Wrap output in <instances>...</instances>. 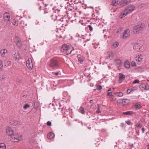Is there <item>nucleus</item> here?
<instances>
[{
    "instance_id": "ea45409f",
    "label": "nucleus",
    "mask_w": 149,
    "mask_h": 149,
    "mask_svg": "<svg viewBox=\"0 0 149 149\" xmlns=\"http://www.w3.org/2000/svg\"><path fill=\"white\" fill-rule=\"evenodd\" d=\"M29 107L30 106L28 104H26L24 106L23 108L24 109H27V108H29Z\"/></svg>"
},
{
    "instance_id": "4d7b16f0",
    "label": "nucleus",
    "mask_w": 149,
    "mask_h": 149,
    "mask_svg": "<svg viewBox=\"0 0 149 149\" xmlns=\"http://www.w3.org/2000/svg\"><path fill=\"white\" fill-rule=\"evenodd\" d=\"M145 130V128L144 127H143L142 128L141 130H142V132L143 133H144Z\"/></svg>"
},
{
    "instance_id": "0e129e2a",
    "label": "nucleus",
    "mask_w": 149,
    "mask_h": 149,
    "mask_svg": "<svg viewBox=\"0 0 149 149\" xmlns=\"http://www.w3.org/2000/svg\"><path fill=\"white\" fill-rule=\"evenodd\" d=\"M88 41V40H86V41H85V42H86V41Z\"/></svg>"
},
{
    "instance_id": "412c9836",
    "label": "nucleus",
    "mask_w": 149,
    "mask_h": 149,
    "mask_svg": "<svg viewBox=\"0 0 149 149\" xmlns=\"http://www.w3.org/2000/svg\"><path fill=\"white\" fill-rule=\"evenodd\" d=\"M78 111L83 114H84L85 113L84 109L82 107H80Z\"/></svg>"
},
{
    "instance_id": "dca6fc26",
    "label": "nucleus",
    "mask_w": 149,
    "mask_h": 149,
    "mask_svg": "<svg viewBox=\"0 0 149 149\" xmlns=\"http://www.w3.org/2000/svg\"><path fill=\"white\" fill-rule=\"evenodd\" d=\"M19 53L17 52H15L13 56V57L15 60L19 59Z\"/></svg>"
},
{
    "instance_id": "f704fd0d",
    "label": "nucleus",
    "mask_w": 149,
    "mask_h": 149,
    "mask_svg": "<svg viewBox=\"0 0 149 149\" xmlns=\"http://www.w3.org/2000/svg\"><path fill=\"white\" fill-rule=\"evenodd\" d=\"M111 88H110L107 91V95L109 96H112V95L111 94Z\"/></svg>"
},
{
    "instance_id": "338daca9",
    "label": "nucleus",
    "mask_w": 149,
    "mask_h": 149,
    "mask_svg": "<svg viewBox=\"0 0 149 149\" xmlns=\"http://www.w3.org/2000/svg\"><path fill=\"white\" fill-rule=\"evenodd\" d=\"M61 33H62L63 34V33L62 32H61Z\"/></svg>"
},
{
    "instance_id": "864d4df0",
    "label": "nucleus",
    "mask_w": 149,
    "mask_h": 149,
    "mask_svg": "<svg viewBox=\"0 0 149 149\" xmlns=\"http://www.w3.org/2000/svg\"><path fill=\"white\" fill-rule=\"evenodd\" d=\"M132 66H136V63L134 62H133V61L132 62Z\"/></svg>"
},
{
    "instance_id": "052dcab7",
    "label": "nucleus",
    "mask_w": 149,
    "mask_h": 149,
    "mask_svg": "<svg viewBox=\"0 0 149 149\" xmlns=\"http://www.w3.org/2000/svg\"><path fill=\"white\" fill-rule=\"evenodd\" d=\"M41 6H40L39 8V9L40 10H41Z\"/></svg>"
},
{
    "instance_id": "72a5a7b5",
    "label": "nucleus",
    "mask_w": 149,
    "mask_h": 149,
    "mask_svg": "<svg viewBox=\"0 0 149 149\" xmlns=\"http://www.w3.org/2000/svg\"><path fill=\"white\" fill-rule=\"evenodd\" d=\"M15 42L17 46H18L20 47L21 45V44L20 43L21 41L19 40H18V39H17V40H16Z\"/></svg>"
},
{
    "instance_id": "f03ea898",
    "label": "nucleus",
    "mask_w": 149,
    "mask_h": 149,
    "mask_svg": "<svg viewBox=\"0 0 149 149\" xmlns=\"http://www.w3.org/2000/svg\"><path fill=\"white\" fill-rule=\"evenodd\" d=\"M145 25L144 24L137 25L134 27L133 29V32L135 34H139L142 32L145 28Z\"/></svg>"
},
{
    "instance_id": "bb28decb",
    "label": "nucleus",
    "mask_w": 149,
    "mask_h": 149,
    "mask_svg": "<svg viewBox=\"0 0 149 149\" xmlns=\"http://www.w3.org/2000/svg\"><path fill=\"white\" fill-rule=\"evenodd\" d=\"M124 65L125 67L127 68H129L130 67V64L129 62L127 61L124 63Z\"/></svg>"
},
{
    "instance_id": "c9c22d12",
    "label": "nucleus",
    "mask_w": 149,
    "mask_h": 149,
    "mask_svg": "<svg viewBox=\"0 0 149 149\" xmlns=\"http://www.w3.org/2000/svg\"><path fill=\"white\" fill-rule=\"evenodd\" d=\"M141 106L140 105L138 104H136L135 105V108L136 109H140Z\"/></svg>"
},
{
    "instance_id": "c03bdc74",
    "label": "nucleus",
    "mask_w": 149,
    "mask_h": 149,
    "mask_svg": "<svg viewBox=\"0 0 149 149\" xmlns=\"http://www.w3.org/2000/svg\"><path fill=\"white\" fill-rule=\"evenodd\" d=\"M59 74L58 72H52V74L54 75H55L56 76L58 75Z\"/></svg>"
},
{
    "instance_id": "69168bd1",
    "label": "nucleus",
    "mask_w": 149,
    "mask_h": 149,
    "mask_svg": "<svg viewBox=\"0 0 149 149\" xmlns=\"http://www.w3.org/2000/svg\"><path fill=\"white\" fill-rule=\"evenodd\" d=\"M148 81H149V79H148Z\"/></svg>"
},
{
    "instance_id": "13d9d810",
    "label": "nucleus",
    "mask_w": 149,
    "mask_h": 149,
    "mask_svg": "<svg viewBox=\"0 0 149 149\" xmlns=\"http://www.w3.org/2000/svg\"><path fill=\"white\" fill-rule=\"evenodd\" d=\"M2 17V14L1 13H0V18Z\"/></svg>"
},
{
    "instance_id": "8fccbe9b",
    "label": "nucleus",
    "mask_w": 149,
    "mask_h": 149,
    "mask_svg": "<svg viewBox=\"0 0 149 149\" xmlns=\"http://www.w3.org/2000/svg\"><path fill=\"white\" fill-rule=\"evenodd\" d=\"M126 123L128 125H130L131 124V122L129 120H127L126 121Z\"/></svg>"
},
{
    "instance_id": "473e14b6",
    "label": "nucleus",
    "mask_w": 149,
    "mask_h": 149,
    "mask_svg": "<svg viewBox=\"0 0 149 149\" xmlns=\"http://www.w3.org/2000/svg\"><path fill=\"white\" fill-rule=\"evenodd\" d=\"M135 126L137 128H140L142 126V125L140 123H138L135 125Z\"/></svg>"
},
{
    "instance_id": "a878e982",
    "label": "nucleus",
    "mask_w": 149,
    "mask_h": 149,
    "mask_svg": "<svg viewBox=\"0 0 149 149\" xmlns=\"http://www.w3.org/2000/svg\"><path fill=\"white\" fill-rule=\"evenodd\" d=\"M119 43L117 42H115L112 44V46L113 48H116L119 45Z\"/></svg>"
},
{
    "instance_id": "7ed1b4c3",
    "label": "nucleus",
    "mask_w": 149,
    "mask_h": 149,
    "mask_svg": "<svg viewBox=\"0 0 149 149\" xmlns=\"http://www.w3.org/2000/svg\"><path fill=\"white\" fill-rule=\"evenodd\" d=\"M61 50L68 55L71 53L72 49L69 45L65 44L62 45Z\"/></svg>"
},
{
    "instance_id": "5701e85b",
    "label": "nucleus",
    "mask_w": 149,
    "mask_h": 149,
    "mask_svg": "<svg viewBox=\"0 0 149 149\" xmlns=\"http://www.w3.org/2000/svg\"><path fill=\"white\" fill-rule=\"evenodd\" d=\"M7 52V50L6 49H2L1 50L0 53L1 55L2 56H4L5 53Z\"/></svg>"
},
{
    "instance_id": "9d476101",
    "label": "nucleus",
    "mask_w": 149,
    "mask_h": 149,
    "mask_svg": "<svg viewBox=\"0 0 149 149\" xmlns=\"http://www.w3.org/2000/svg\"><path fill=\"white\" fill-rule=\"evenodd\" d=\"M119 79L118 80V83L121 84L122 82L125 80V76L122 73H120L119 74Z\"/></svg>"
},
{
    "instance_id": "49530a36",
    "label": "nucleus",
    "mask_w": 149,
    "mask_h": 149,
    "mask_svg": "<svg viewBox=\"0 0 149 149\" xmlns=\"http://www.w3.org/2000/svg\"><path fill=\"white\" fill-rule=\"evenodd\" d=\"M89 28V29L90 31H92L93 30V28L91 25H89L88 26Z\"/></svg>"
},
{
    "instance_id": "6e6d98bb",
    "label": "nucleus",
    "mask_w": 149,
    "mask_h": 149,
    "mask_svg": "<svg viewBox=\"0 0 149 149\" xmlns=\"http://www.w3.org/2000/svg\"><path fill=\"white\" fill-rule=\"evenodd\" d=\"M60 11V10L58 9H56L55 10V13H59V12Z\"/></svg>"
},
{
    "instance_id": "e433bc0d",
    "label": "nucleus",
    "mask_w": 149,
    "mask_h": 149,
    "mask_svg": "<svg viewBox=\"0 0 149 149\" xmlns=\"http://www.w3.org/2000/svg\"><path fill=\"white\" fill-rule=\"evenodd\" d=\"M3 67V65L2 62L0 60V70H2V68Z\"/></svg>"
},
{
    "instance_id": "603ef678",
    "label": "nucleus",
    "mask_w": 149,
    "mask_h": 149,
    "mask_svg": "<svg viewBox=\"0 0 149 149\" xmlns=\"http://www.w3.org/2000/svg\"><path fill=\"white\" fill-rule=\"evenodd\" d=\"M122 30V28H121V27L120 28L118 29V30L117 31V33H118L120 32Z\"/></svg>"
},
{
    "instance_id": "aec40b11",
    "label": "nucleus",
    "mask_w": 149,
    "mask_h": 149,
    "mask_svg": "<svg viewBox=\"0 0 149 149\" xmlns=\"http://www.w3.org/2000/svg\"><path fill=\"white\" fill-rule=\"evenodd\" d=\"M114 63L116 65H120L122 64V62L120 59H117L115 60Z\"/></svg>"
},
{
    "instance_id": "bf43d9fd",
    "label": "nucleus",
    "mask_w": 149,
    "mask_h": 149,
    "mask_svg": "<svg viewBox=\"0 0 149 149\" xmlns=\"http://www.w3.org/2000/svg\"><path fill=\"white\" fill-rule=\"evenodd\" d=\"M16 123H16V124H17H17H18V125H19V124H20V123H19H19H18V122H17V121H16Z\"/></svg>"
},
{
    "instance_id": "1a4fd4ad",
    "label": "nucleus",
    "mask_w": 149,
    "mask_h": 149,
    "mask_svg": "<svg viewBox=\"0 0 149 149\" xmlns=\"http://www.w3.org/2000/svg\"><path fill=\"white\" fill-rule=\"evenodd\" d=\"M58 21L60 22V24L62 25V27L66 26L68 25V22L67 20L61 18L59 19Z\"/></svg>"
},
{
    "instance_id": "393cba45",
    "label": "nucleus",
    "mask_w": 149,
    "mask_h": 149,
    "mask_svg": "<svg viewBox=\"0 0 149 149\" xmlns=\"http://www.w3.org/2000/svg\"><path fill=\"white\" fill-rule=\"evenodd\" d=\"M78 61L81 63H82V62L84 61V58L83 57H78Z\"/></svg>"
},
{
    "instance_id": "2f4dec72",
    "label": "nucleus",
    "mask_w": 149,
    "mask_h": 149,
    "mask_svg": "<svg viewBox=\"0 0 149 149\" xmlns=\"http://www.w3.org/2000/svg\"><path fill=\"white\" fill-rule=\"evenodd\" d=\"M51 17L52 18V20L55 21L56 20H57V17L56 16V15H51Z\"/></svg>"
},
{
    "instance_id": "39448f33",
    "label": "nucleus",
    "mask_w": 149,
    "mask_h": 149,
    "mask_svg": "<svg viewBox=\"0 0 149 149\" xmlns=\"http://www.w3.org/2000/svg\"><path fill=\"white\" fill-rule=\"evenodd\" d=\"M10 139L11 141L13 142H17L20 141L22 139L21 135L17 134V135H13Z\"/></svg>"
},
{
    "instance_id": "e2e57ef3",
    "label": "nucleus",
    "mask_w": 149,
    "mask_h": 149,
    "mask_svg": "<svg viewBox=\"0 0 149 149\" xmlns=\"http://www.w3.org/2000/svg\"><path fill=\"white\" fill-rule=\"evenodd\" d=\"M18 81L19 82H21V80H20L19 81Z\"/></svg>"
},
{
    "instance_id": "b1692460",
    "label": "nucleus",
    "mask_w": 149,
    "mask_h": 149,
    "mask_svg": "<svg viewBox=\"0 0 149 149\" xmlns=\"http://www.w3.org/2000/svg\"><path fill=\"white\" fill-rule=\"evenodd\" d=\"M84 66L85 67V70H89L91 68L90 65L87 63L85 64Z\"/></svg>"
},
{
    "instance_id": "20e7f679",
    "label": "nucleus",
    "mask_w": 149,
    "mask_h": 149,
    "mask_svg": "<svg viewBox=\"0 0 149 149\" xmlns=\"http://www.w3.org/2000/svg\"><path fill=\"white\" fill-rule=\"evenodd\" d=\"M49 66L54 68H58L59 67V65L58 63V61L54 59H52L51 60Z\"/></svg>"
},
{
    "instance_id": "a18cd8bd",
    "label": "nucleus",
    "mask_w": 149,
    "mask_h": 149,
    "mask_svg": "<svg viewBox=\"0 0 149 149\" xmlns=\"http://www.w3.org/2000/svg\"><path fill=\"white\" fill-rule=\"evenodd\" d=\"M139 82V80L138 79H136L133 81V83L134 84H135L136 83H138Z\"/></svg>"
},
{
    "instance_id": "774afa93",
    "label": "nucleus",
    "mask_w": 149,
    "mask_h": 149,
    "mask_svg": "<svg viewBox=\"0 0 149 149\" xmlns=\"http://www.w3.org/2000/svg\"><path fill=\"white\" fill-rule=\"evenodd\" d=\"M16 124H14V125H15Z\"/></svg>"
},
{
    "instance_id": "cd10ccee",
    "label": "nucleus",
    "mask_w": 149,
    "mask_h": 149,
    "mask_svg": "<svg viewBox=\"0 0 149 149\" xmlns=\"http://www.w3.org/2000/svg\"><path fill=\"white\" fill-rule=\"evenodd\" d=\"M115 95L121 97L123 95V93L122 92H117L115 93Z\"/></svg>"
},
{
    "instance_id": "4468645a",
    "label": "nucleus",
    "mask_w": 149,
    "mask_h": 149,
    "mask_svg": "<svg viewBox=\"0 0 149 149\" xmlns=\"http://www.w3.org/2000/svg\"><path fill=\"white\" fill-rule=\"evenodd\" d=\"M133 49L136 52H139L140 50V46L139 44L135 43L133 46Z\"/></svg>"
},
{
    "instance_id": "f8f14e48",
    "label": "nucleus",
    "mask_w": 149,
    "mask_h": 149,
    "mask_svg": "<svg viewBox=\"0 0 149 149\" xmlns=\"http://www.w3.org/2000/svg\"><path fill=\"white\" fill-rule=\"evenodd\" d=\"M130 35V31L129 29H127L123 32V37L124 38H125L127 37Z\"/></svg>"
},
{
    "instance_id": "9b49d317",
    "label": "nucleus",
    "mask_w": 149,
    "mask_h": 149,
    "mask_svg": "<svg viewBox=\"0 0 149 149\" xmlns=\"http://www.w3.org/2000/svg\"><path fill=\"white\" fill-rule=\"evenodd\" d=\"M131 0H122L120 2V4L122 6H124L131 2Z\"/></svg>"
},
{
    "instance_id": "4be33fe9",
    "label": "nucleus",
    "mask_w": 149,
    "mask_h": 149,
    "mask_svg": "<svg viewBox=\"0 0 149 149\" xmlns=\"http://www.w3.org/2000/svg\"><path fill=\"white\" fill-rule=\"evenodd\" d=\"M54 134L52 133H49L47 135V138L49 139H51L54 137Z\"/></svg>"
},
{
    "instance_id": "2eb2a0df",
    "label": "nucleus",
    "mask_w": 149,
    "mask_h": 149,
    "mask_svg": "<svg viewBox=\"0 0 149 149\" xmlns=\"http://www.w3.org/2000/svg\"><path fill=\"white\" fill-rule=\"evenodd\" d=\"M3 17L5 21H9L10 18V16L8 13H5L3 15Z\"/></svg>"
},
{
    "instance_id": "37998d69",
    "label": "nucleus",
    "mask_w": 149,
    "mask_h": 149,
    "mask_svg": "<svg viewBox=\"0 0 149 149\" xmlns=\"http://www.w3.org/2000/svg\"><path fill=\"white\" fill-rule=\"evenodd\" d=\"M97 112V113H101V111L100 110V107L99 106V105H98L97 107V109L96 111Z\"/></svg>"
},
{
    "instance_id": "7c9ffc66",
    "label": "nucleus",
    "mask_w": 149,
    "mask_h": 149,
    "mask_svg": "<svg viewBox=\"0 0 149 149\" xmlns=\"http://www.w3.org/2000/svg\"><path fill=\"white\" fill-rule=\"evenodd\" d=\"M0 149H6V146L4 143H0Z\"/></svg>"
},
{
    "instance_id": "c756f323",
    "label": "nucleus",
    "mask_w": 149,
    "mask_h": 149,
    "mask_svg": "<svg viewBox=\"0 0 149 149\" xmlns=\"http://www.w3.org/2000/svg\"><path fill=\"white\" fill-rule=\"evenodd\" d=\"M118 3V1L117 0H113L112 2V4L113 6H116Z\"/></svg>"
},
{
    "instance_id": "423d86ee",
    "label": "nucleus",
    "mask_w": 149,
    "mask_h": 149,
    "mask_svg": "<svg viewBox=\"0 0 149 149\" xmlns=\"http://www.w3.org/2000/svg\"><path fill=\"white\" fill-rule=\"evenodd\" d=\"M68 3L67 7L69 10L74 11L77 9V7L75 4L73 3H70L69 2H68Z\"/></svg>"
},
{
    "instance_id": "6e6552de",
    "label": "nucleus",
    "mask_w": 149,
    "mask_h": 149,
    "mask_svg": "<svg viewBox=\"0 0 149 149\" xmlns=\"http://www.w3.org/2000/svg\"><path fill=\"white\" fill-rule=\"evenodd\" d=\"M26 65L28 68L30 70H31L33 67V64L32 63V59L30 58H29L26 61Z\"/></svg>"
},
{
    "instance_id": "680f3d73",
    "label": "nucleus",
    "mask_w": 149,
    "mask_h": 149,
    "mask_svg": "<svg viewBox=\"0 0 149 149\" xmlns=\"http://www.w3.org/2000/svg\"><path fill=\"white\" fill-rule=\"evenodd\" d=\"M148 148H147L148 149H149V145H148Z\"/></svg>"
},
{
    "instance_id": "5fc2aeb1",
    "label": "nucleus",
    "mask_w": 149,
    "mask_h": 149,
    "mask_svg": "<svg viewBox=\"0 0 149 149\" xmlns=\"http://www.w3.org/2000/svg\"><path fill=\"white\" fill-rule=\"evenodd\" d=\"M137 89V88L136 87H134L132 88H131V89L132 90V91H134L135 90H136V89Z\"/></svg>"
},
{
    "instance_id": "6ab92c4d",
    "label": "nucleus",
    "mask_w": 149,
    "mask_h": 149,
    "mask_svg": "<svg viewBox=\"0 0 149 149\" xmlns=\"http://www.w3.org/2000/svg\"><path fill=\"white\" fill-rule=\"evenodd\" d=\"M107 55L109 58L111 59L113 57L114 54L111 51H109L107 52Z\"/></svg>"
},
{
    "instance_id": "f3484780",
    "label": "nucleus",
    "mask_w": 149,
    "mask_h": 149,
    "mask_svg": "<svg viewBox=\"0 0 149 149\" xmlns=\"http://www.w3.org/2000/svg\"><path fill=\"white\" fill-rule=\"evenodd\" d=\"M139 88L141 90H147L148 89L147 88V86L144 84H143L139 86Z\"/></svg>"
},
{
    "instance_id": "f257e3e1",
    "label": "nucleus",
    "mask_w": 149,
    "mask_h": 149,
    "mask_svg": "<svg viewBox=\"0 0 149 149\" xmlns=\"http://www.w3.org/2000/svg\"><path fill=\"white\" fill-rule=\"evenodd\" d=\"M135 8L134 6L130 5L126 7L125 10L122 12L120 16V17L122 18L125 17L128 14L131 13L134 10Z\"/></svg>"
},
{
    "instance_id": "a19ab883",
    "label": "nucleus",
    "mask_w": 149,
    "mask_h": 149,
    "mask_svg": "<svg viewBox=\"0 0 149 149\" xmlns=\"http://www.w3.org/2000/svg\"><path fill=\"white\" fill-rule=\"evenodd\" d=\"M13 24L15 26H16L18 25V23L17 21H13L12 22Z\"/></svg>"
},
{
    "instance_id": "09e8293b",
    "label": "nucleus",
    "mask_w": 149,
    "mask_h": 149,
    "mask_svg": "<svg viewBox=\"0 0 149 149\" xmlns=\"http://www.w3.org/2000/svg\"><path fill=\"white\" fill-rule=\"evenodd\" d=\"M56 36L57 37L59 38H62V36H61V35L60 34H59V33H58L57 35H56Z\"/></svg>"
},
{
    "instance_id": "79ce46f5",
    "label": "nucleus",
    "mask_w": 149,
    "mask_h": 149,
    "mask_svg": "<svg viewBox=\"0 0 149 149\" xmlns=\"http://www.w3.org/2000/svg\"><path fill=\"white\" fill-rule=\"evenodd\" d=\"M47 126L50 127L51 126L52 123L50 121H49L47 122Z\"/></svg>"
},
{
    "instance_id": "4c0bfd02",
    "label": "nucleus",
    "mask_w": 149,
    "mask_h": 149,
    "mask_svg": "<svg viewBox=\"0 0 149 149\" xmlns=\"http://www.w3.org/2000/svg\"><path fill=\"white\" fill-rule=\"evenodd\" d=\"M11 65V62L10 61H7L6 64L5 65L7 66H10Z\"/></svg>"
},
{
    "instance_id": "ddd939ff",
    "label": "nucleus",
    "mask_w": 149,
    "mask_h": 149,
    "mask_svg": "<svg viewBox=\"0 0 149 149\" xmlns=\"http://www.w3.org/2000/svg\"><path fill=\"white\" fill-rule=\"evenodd\" d=\"M6 132L7 134L8 135L12 136H13L14 133L13 130L10 127L7 128L6 130Z\"/></svg>"
},
{
    "instance_id": "0eeeda50",
    "label": "nucleus",
    "mask_w": 149,
    "mask_h": 149,
    "mask_svg": "<svg viewBox=\"0 0 149 149\" xmlns=\"http://www.w3.org/2000/svg\"><path fill=\"white\" fill-rule=\"evenodd\" d=\"M130 100L126 99H119L118 100L117 102L122 105H125L129 102Z\"/></svg>"
},
{
    "instance_id": "58836bf2",
    "label": "nucleus",
    "mask_w": 149,
    "mask_h": 149,
    "mask_svg": "<svg viewBox=\"0 0 149 149\" xmlns=\"http://www.w3.org/2000/svg\"><path fill=\"white\" fill-rule=\"evenodd\" d=\"M102 86L101 85H98L97 86L96 89L98 90H100L102 89Z\"/></svg>"
},
{
    "instance_id": "a211bd4d",
    "label": "nucleus",
    "mask_w": 149,
    "mask_h": 149,
    "mask_svg": "<svg viewBox=\"0 0 149 149\" xmlns=\"http://www.w3.org/2000/svg\"><path fill=\"white\" fill-rule=\"evenodd\" d=\"M143 59V58L141 55H138L137 57H136V60L138 62H141L142 61Z\"/></svg>"
},
{
    "instance_id": "de8ad7c7",
    "label": "nucleus",
    "mask_w": 149,
    "mask_h": 149,
    "mask_svg": "<svg viewBox=\"0 0 149 149\" xmlns=\"http://www.w3.org/2000/svg\"><path fill=\"white\" fill-rule=\"evenodd\" d=\"M132 91V90L131 89H128L127 90V94H129L131 93V92Z\"/></svg>"
},
{
    "instance_id": "c85d7f7f",
    "label": "nucleus",
    "mask_w": 149,
    "mask_h": 149,
    "mask_svg": "<svg viewBox=\"0 0 149 149\" xmlns=\"http://www.w3.org/2000/svg\"><path fill=\"white\" fill-rule=\"evenodd\" d=\"M133 112L132 111H128L125 112H124L123 114L126 115H130L132 114Z\"/></svg>"
},
{
    "instance_id": "3c124183",
    "label": "nucleus",
    "mask_w": 149,
    "mask_h": 149,
    "mask_svg": "<svg viewBox=\"0 0 149 149\" xmlns=\"http://www.w3.org/2000/svg\"><path fill=\"white\" fill-rule=\"evenodd\" d=\"M89 103L90 104L91 106H92L93 104V101L92 100H90Z\"/></svg>"
}]
</instances>
